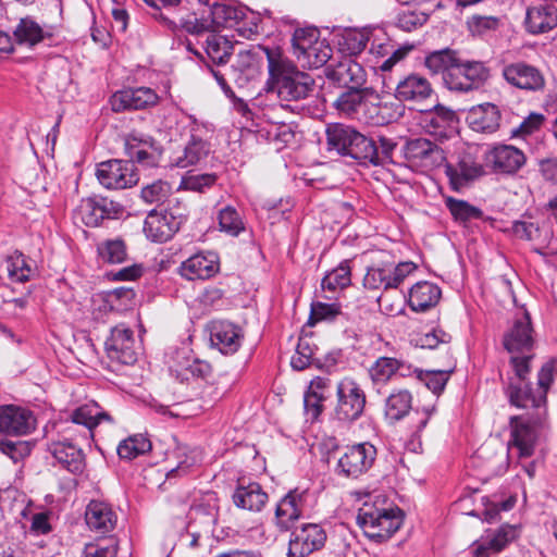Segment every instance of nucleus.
Here are the masks:
<instances>
[{
  "instance_id": "f257e3e1",
  "label": "nucleus",
  "mask_w": 557,
  "mask_h": 557,
  "mask_svg": "<svg viewBox=\"0 0 557 557\" xmlns=\"http://www.w3.org/2000/svg\"><path fill=\"white\" fill-rule=\"evenodd\" d=\"M258 49L265 54L268 61L269 77L263 91L275 96L282 108L295 112L299 109L298 102L313 94L314 78L300 71L278 47L259 46Z\"/></svg>"
},
{
  "instance_id": "f03ea898",
  "label": "nucleus",
  "mask_w": 557,
  "mask_h": 557,
  "mask_svg": "<svg viewBox=\"0 0 557 557\" xmlns=\"http://www.w3.org/2000/svg\"><path fill=\"white\" fill-rule=\"evenodd\" d=\"M424 65L431 73L442 74L445 87L458 92L479 89L491 76L484 62L465 59L459 51L449 48L429 53Z\"/></svg>"
},
{
  "instance_id": "7ed1b4c3",
  "label": "nucleus",
  "mask_w": 557,
  "mask_h": 557,
  "mask_svg": "<svg viewBox=\"0 0 557 557\" xmlns=\"http://www.w3.org/2000/svg\"><path fill=\"white\" fill-rule=\"evenodd\" d=\"M326 149L341 157L350 158L360 164L375 158V139L345 123H329L325 126Z\"/></svg>"
},
{
  "instance_id": "20e7f679",
  "label": "nucleus",
  "mask_w": 557,
  "mask_h": 557,
  "mask_svg": "<svg viewBox=\"0 0 557 557\" xmlns=\"http://www.w3.org/2000/svg\"><path fill=\"white\" fill-rule=\"evenodd\" d=\"M259 59L258 52L243 50L237 53L233 64L225 69L224 72L214 69L208 62H206L205 65L215 78L225 96L234 97V91L228 85V81H232L238 88L248 87L250 83L255 82L261 75Z\"/></svg>"
},
{
  "instance_id": "39448f33",
  "label": "nucleus",
  "mask_w": 557,
  "mask_h": 557,
  "mask_svg": "<svg viewBox=\"0 0 557 557\" xmlns=\"http://www.w3.org/2000/svg\"><path fill=\"white\" fill-rule=\"evenodd\" d=\"M357 524L364 535L375 543L387 541L403 524L399 508H375L364 505L358 510Z\"/></svg>"
},
{
  "instance_id": "423d86ee",
  "label": "nucleus",
  "mask_w": 557,
  "mask_h": 557,
  "mask_svg": "<svg viewBox=\"0 0 557 557\" xmlns=\"http://www.w3.org/2000/svg\"><path fill=\"white\" fill-rule=\"evenodd\" d=\"M413 109L421 113L419 117L421 128L436 140L443 141L455 135L458 116L454 110L440 103L431 108L413 107Z\"/></svg>"
},
{
  "instance_id": "0eeeda50",
  "label": "nucleus",
  "mask_w": 557,
  "mask_h": 557,
  "mask_svg": "<svg viewBox=\"0 0 557 557\" xmlns=\"http://www.w3.org/2000/svg\"><path fill=\"white\" fill-rule=\"evenodd\" d=\"M336 395L335 417L338 421L354 422L363 414L367 397L356 381L348 377L342 380L337 384Z\"/></svg>"
},
{
  "instance_id": "6e6552de",
  "label": "nucleus",
  "mask_w": 557,
  "mask_h": 557,
  "mask_svg": "<svg viewBox=\"0 0 557 557\" xmlns=\"http://www.w3.org/2000/svg\"><path fill=\"white\" fill-rule=\"evenodd\" d=\"M124 152L127 161L138 163L147 168L158 165L163 149L158 140L151 135L139 131H132L124 137Z\"/></svg>"
},
{
  "instance_id": "1a4fd4ad",
  "label": "nucleus",
  "mask_w": 557,
  "mask_h": 557,
  "mask_svg": "<svg viewBox=\"0 0 557 557\" xmlns=\"http://www.w3.org/2000/svg\"><path fill=\"white\" fill-rule=\"evenodd\" d=\"M99 183L108 189H125L135 186L139 174L133 161L111 159L100 162L96 171Z\"/></svg>"
},
{
  "instance_id": "9d476101",
  "label": "nucleus",
  "mask_w": 557,
  "mask_h": 557,
  "mask_svg": "<svg viewBox=\"0 0 557 557\" xmlns=\"http://www.w3.org/2000/svg\"><path fill=\"white\" fill-rule=\"evenodd\" d=\"M77 212L86 226L97 227L104 220L120 219L124 213V206L106 196L94 194L81 199Z\"/></svg>"
},
{
  "instance_id": "9b49d317",
  "label": "nucleus",
  "mask_w": 557,
  "mask_h": 557,
  "mask_svg": "<svg viewBox=\"0 0 557 557\" xmlns=\"http://www.w3.org/2000/svg\"><path fill=\"white\" fill-rule=\"evenodd\" d=\"M186 215L174 213L171 210L152 209L144 221V234L152 243H166L180 231L185 223Z\"/></svg>"
},
{
  "instance_id": "f8f14e48",
  "label": "nucleus",
  "mask_w": 557,
  "mask_h": 557,
  "mask_svg": "<svg viewBox=\"0 0 557 557\" xmlns=\"http://www.w3.org/2000/svg\"><path fill=\"white\" fill-rule=\"evenodd\" d=\"M327 534L319 523H302L289 535L287 557H308L321 550L326 543Z\"/></svg>"
},
{
  "instance_id": "ddd939ff",
  "label": "nucleus",
  "mask_w": 557,
  "mask_h": 557,
  "mask_svg": "<svg viewBox=\"0 0 557 557\" xmlns=\"http://www.w3.org/2000/svg\"><path fill=\"white\" fill-rule=\"evenodd\" d=\"M376 457V448L370 443H360L346 448L339 457L336 473L345 478H358L367 472Z\"/></svg>"
},
{
  "instance_id": "4468645a",
  "label": "nucleus",
  "mask_w": 557,
  "mask_h": 557,
  "mask_svg": "<svg viewBox=\"0 0 557 557\" xmlns=\"http://www.w3.org/2000/svg\"><path fill=\"white\" fill-rule=\"evenodd\" d=\"M401 152L409 163L425 170L437 168L445 161L444 150L424 137L407 139Z\"/></svg>"
},
{
  "instance_id": "2eb2a0df",
  "label": "nucleus",
  "mask_w": 557,
  "mask_h": 557,
  "mask_svg": "<svg viewBox=\"0 0 557 557\" xmlns=\"http://www.w3.org/2000/svg\"><path fill=\"white\" fill-rule=\"evenodd\" d=\"M160 101L159 95L150 87H126L110 97L113 112L147 110Z\"/></svg>"
},
{
  "instance_id": "dca6fc26",
  "label": "nucleus",
  "mask_w": 557,
  "mask_h": 557,
  "mask_svg": "<svg viewBox=\"0 0 557 557\" xmlns=\"http://www.w3.org/2000/svg\"><path fill=\"white\" fill-rule=\"evenodd\" d=\"M533 326L528 311L516 318L504 334L503 346L510 354L531 352L534 348Z\"/></svg>"
},
{
  "instance_id": "f3484780",
  "label": "nucleus",
  "mask_w": 557,
  "mask_h": 557,
  "mask_svg": "<svg viewBox=\"0 0 557 557\" xmlns=\"http://www.w3.org/2000/svg\"><path fill=\"white\" fill-rule=\"evenodd\" d=\"M104 346L107 355L112 361H117L126 366L134 364L137 361L134 333L128 327H113Z\"/></svg>"
},
{
  "instance_id": "a211bd4d",
  "label": "nucleus",
  "mask_w": 557,
  "mask_h": 557,
  "mask_svg": "<svg viewBox=\"0 0 557 557\" xmlns=\"http://www.w3.org/2000/svg\"><path fill=\"white\" fill-rule=\"evenodd\" d=\"M488 166L497 174H515L525 163L527 158L522 150L511 145H496L485 154Z\"/></svg>"
},
{
  "instance_id": "6ab92c4d",
  "label": "nucleus",
  "mask_w": 557,
  "mask_h": 557,
  "mask_svg": "<svg viewBox=\"0 0 557 557\" xmlns=\"http://www.w3.org/2000/svg\"><path fill=\"white\" fill-rule=\"evenodd\" d=\"M503 77L511 86L527 91H540L545 87L542 72L534 65L522 61L504 66Z\"/></svg>"
},
{
  "instance_id": "aec40b11",
  "label": "nucleus",
  "mask_w": 557,
  "mask_h": 557,
  "mask_svg": "<svg viewBox=\"0 0 557 557\" xmlns=\"http://www.w3.org/2000/svg\"><path fill=\"white\" fill-rule=\"evenodd\" d=\"M211 346L223 355H233L242 346L244 330L230 321H213L209 327Z\"/></svg>"
},
{
  "instance_id": "412c9836",
  "label": "nucleus",
  "mask_w": 557,
  "mask_h": 557,
  "mask_svg": "<svg viewBox=\"0 0 557 557\" xmlns=\"http://www.w3.org/2000/svg\"><path fill=\"white\" fill-rule=\"evenodd\" d=\"M444 172L454 191H460L484 174L483 166L470 154L459 157L457 163L446 162Z\"/></svg>"
},
{
  "instance_id": "4be33fe9",
  "label": "nucleus",
  "mask_w": 557,
  "mask_h": 557,
  "mask_svg": "<svg viewBox=\"0 0 557 557\" xmlns=\"http://www.w3.org/2000/svg\"><path fill=\"white\" fill-rule=\"evenodd\" d=\"M36 428V418L29 409L5 405L0 406V430L11 435H26Z\"/></svg>"
},
{
  "instance_id": "5701e85b",
  "label": "nucleus",
  "mask_w": 557,
  "mask_h": 557,
  "mask_svg": "<svg viewBox=\"0 0 557 557\" xmlns=\"http://www.w3.org/2000/svg\"><path fill=\"white\" fill-rule=\"evenodd\" d=\"M325 76L342 88L364 87L367 82L364 69L350 58H344L335 66H327Z\"/></svg>"
},
{
  "instance_id": "b1692460",
  "label": "nucleus",
  "mask_w": 557,
  "mask_h": 557,
  "mask_svg": "<svg viewBox=\"0 0 557 557\" xmlns=\"http://www.w3.org/2000/svg\"><path fill=\"white\" fill-rule=\"evenodd\" d=\"M219 270V256L213 251L195 253L180 267L181 275L189 281L208 280L214 276Z\"/></svg>"
},
{
  "instance_id": "393cba45",
  "label": "nucleus",
  "mask_w": 557,
  "mask_h": 557,
  "mask_svg": "<svg viewBox=\"0 0 557 557\" xmlns=\"http://www.w3.org/2000/svg\"><path fill=\"white\" fill-rule=\"evenodd\" d=\"M433 89L430 82L419 75L410 74L396 83L394 96L401 102H413L414 107H422V102L431 98Z\"/></svg>"
},
{
  "instance_id": "a878e982",
  "label": "nucleus",
  "mask_w": 557,
  "mask_h": 557,
  "mask_svg": "<svg viewBox=\"0 0 557 557\" xmlns=\"http://www.w3.org/2000/svg\"><path fill=\"white\" fill-rule=\"evenodd\" d=\"M525 29L532 35L544 34L557 26V7L550 2H540L527 9Z\"/></svg>"
},
{
  "instance_id": "bb28decb",
  "label": "nucleus",
  "mask_w": 557,
  "mask_h": 557,
  "mask_svg": "<svg viewBox=\"0 0 557 557\" xmlns=\"http://www.w3.org/2000/svg\"><path fill=\"white\" fill-rule=\"evenodd\" d=\"M85 521L91 531L106 535L114 530L117 516L110 504L91 500L86 507Z\"/></svg>"
},
{
  "instance_id": "cd10ccee",
  "label": "nucleus",
  "mask_w": 557,
  "mask_h": 557,
  "mask_svg": "<svg viewBox=\"0 0 557 557\" xmlns=\"http://www.w3.org/2000/svg\"><path fill=\"white\" fill-rule=\"evenodd\" d=\"M503 392L510 406L518 409L540 408L542 401L537 399V395L533 389L530 381H515L508 377L504 383Z\"/></svg>"
},
{
  "instance_id": "c85d7f7f",
  "label": "nucleus",
  "mask_w": 557,
  "mask_h": 557,
  "mask_svg": "<svg viewBox=\"0 0 557 557\" xmlns=\"http://www.w3.org/2000/svg\"><path fill=\"white\" fill-rule=\"evenodd\" d=\"M502 113L494 103H483L471 108L467 122L469 126L479 133L492 134L500 126Z\"/></svg>"
},
{
  "instance_id": "c756f323",
  "label": "nucleus",
  "mask_w": 557,
  "mask_h": 557,
  "mask_svg": "<svg viewBox=\"0 0 557 557\" xmlns=\"http://www.w3.org/2000/svg\"><path fill=\"white\" fill-rule=\"evenodd\" d=\"M442 297V289L429 281L417 282L408 292V305L414 312L435 307Z\"/></svg>"
},
{
  "instance_id": "7c9ffc66",
  "label": "nucleus",
  "mask_w": 557,
  "mask_h": 557,
  "mask_svg": "<svg viewBox=\"0 0 557 557\" xmlns=\"http://www.w3.org/2000/svg\"><path fill=\"white\" fill-rule=\"evenodd\" d=\"M201 4L210 8L209 16L211 27H232L246 17V8L225 2H213L210 0H198Z\"/></svg>"
},
{
  "instance_id": "2f4dec72",
  "label": "nucleus",
  "mask_w": 557,
  "mask_h": 557,
  "mask_svg": "<svg viewBox=\"0 0 557 557\" xmlns=\"http://www.w3.org/2000/svg\"><path fill=\"white\" fill-rule=\"evenodd\" d=\"M510 441L509 445L517 448L519 457L528 458L534 453L535 431L529 424L522 421L519 416H513L509 420Z\"/></svg>"
},
{
  "instance_id": "473e14b6",
  "label": "nucleus",
  "mask_w": 557,
  "mask_h": 557,
  "mask_svg": "<svg viewBox=\"0 0 557 557\" xmlns=\"http://www.w3.org/2000/svg\"><path fill=\"white\" fill-rule=\"evenodd\" d=\"M50 453L58 462L69 472L79 475L84 472L86 462L85 455L70 442H57L50 446Z\"/></svg>"
},
{
  "instance_id": "72a5a7b5",
  "label": "nucleus",
  "mask_w": 557,
  "mask_h": 557,
  "mask_svg": "<svg viewBox=\"0 0 557 557\" xmlns=\"http://www.w3.org/2000/svg\"><path fill=\"white\" fill-rule=\"evenodd\" d=\"M379 100V94L372 87L346 88L334 102V107L347 116L357 117L367 97Z\"/></svg>"
},
{
  "instance_id": "f704fd0d",
  "label": "nucleus",
  "mask_w": 557,
  "mask_h": 557,
  "mask_svg": "<svg viewBox=\"0 0 557 557\" xmlns=\"http://www.w3.org/2000/svg\"><path fill=\"white\" fill-rule=\"evenodd\" d=\"M232 498L238 508L260 511L268 500V494L262 490L259 483L250 482L247 485L238 484Z\"/></svg>"
},
{
  "instance_id": "c9c22d12",
  "label": "nucleus",
  "mask_w": 557,
  "mask_h": 557,
  "mask_svg": "<svg viewBox=\"0 0 557 557\" xmlns=\"http://www.w3.org/2000/svg\"><path fill=\"white\" fill-rule=\"evenodd\" d=\"M71 421L85 426L88 434L92 436V430L98 424L103 421L112 423L113 418L108 412L101 410L97 403L90 401L76 408L71 413Z\"/></svg>"
},
{
  "instance_id": "e433bc0d",
  "label": "nucleus",
  "mask_w": 557,
  "mask_h": 557,
  "mask_svg": "<svg viewBox=\"0 0 557 557\" xmlns=\"http://www.w3.org/2000/svg\"><path fill=\"white\" fill-rule=\"evenodd\" d=\"M13 36L18 45L34 47L47 38H51L52 34L44 29L34 17L26 16L17 23Z\"/></svg>"
},
{
  "instance_id": "4c0bfd02",
  "label": "nucleus",
  "mask_w": 557,
  "mask_h": 557,
  "mask_svg": "<svg viewBox=\"0 0 557 557\" xmlns=\"http://www.w3.org/2000/svg\"><path fill=\"white\" fill-rule=\"evenodd\" d=\"M456 370V360L450 356L444 369L422 370L418 372V380L423 383L434 395L440 396L451 374Z\"/></svg>"
},
{
  "instance_id": "58836bf2",
  "label": "nucleus",
  "mask_w": 557,
  "mask_h": 557,
  "mask_svg": "<svg viewBox=\"0 0 557 557\" xmlns=\"http://www.w3.org/2000/svg\"><path fill=\"white\" fill-rule=\"evenodd\" d=\"M399 114L389 112L386 103L382 104L380 99L375 100L372 96L367 97L366 103L362 104L360 114L357 119L363 120L371 125H385L397 119Z\"/></svg>"
},
{
  "instance_id": "ea45409f",
  "label": "nucleus",
  "mask_w": 557,
  "mask_h": 557,
  "mask_svg": "<svg viewBox=\"0 0 557 557\" xmlns=\"http://www.w3.org/2000/svg\"><path fill=\"white\" fill-rule=\"evenodd\" d=\"M518 537V530L513 525L505 524L495 531H487L481 536L482 543L487 552L494 556L504 550Z\"/></svg>"
},
{
  "instance_id": "a19ab883",
  "label": "nucleus",
  "mask_w": 557,
  "mask_h": 557,
  "mask_svg": "<svg viewBox=\"0 0 557 557\" xmlns=\"http://www.w3.org/2000/svg\"><path fill=\"white\" fill-rule=\"evenodd\" d=\"M206 54L213 65L225 64L233 54L234 46L225 36L210 34L206 39Z\"/></svg>"
},
{
  "instance_id": "79ce46f5",
  "label": "nucleus",
  "mask_w": 557,
  "mask_h": 557,
  "mask_svg": "<svg viewBox=\"0 0 557 557\" xmlns=\"http://www.w3.org/2000/svg\"><path fill=\"white\" fill-rule=\"evenodd\" d=\"M98 258L102 263L120 264L128 259L127 246L124 239L109 238L97 245Z\"/></svg>"
},
{
  "instance_id": "37998d69",
  "label": "nucleus",
  "mask_w": 557,
  "mask_h": 557,
  "mask_svg": "<svg viewBox=\"0 0 557 557\" xmlns=\"http://www.w3.org/2000/svg\"><path fill=\"white\" fill-rule=\"evenodd\" d=\"M319 348L311 336H300L297 343L296 352L292 357L290 366L297 371H302L311 366L315 367Z\"/></svg>"
},
{
  "instance_id": "c03bdc74",
  "label": "nucleus",
  "mask_w": 557,
  "mask_h": 557,
  "mask_svg": "<svg viewBox=\"0 0 557 557\" xmlns=\"http://www.w3.org/2000/svg\"><path fill=\"white\" fill-rule=\"evenodd\" d=\"M412 405V395L407 389L393 392L385 400V417L391 421L405 418Z\"/></svg>"
},
{
  "instance_id": "a18cd8bd",
  "label": "nucleus",
  "mask_w": 557,
  "mask_h": 557,
  "mask_svg": "<svg viewBox=\"0 0 557 557\" xmlns=\"http://www.w3.org/2000/svg\"><path fill=\"white\" fill-rule=\"evenodd\" d=\"M445 206L451 214L455 222L466 224L472 220H483L484 213L482 209L468 202L467 200L454 197L445 198Z\"/></svg>"
},
{
  "instance_id": "49530a36",
  "label": "nucleus",
  "mask_w": 557,
  "mask_h": 557,
  "mask_svg": "<svg viewBox=\"0 0 557 557\" xmlns=\"http://www.w3.org/2000/svg\"><path fill=\"white\" fill-rule=\"evenodd\" d=\"M351 284L350 260H343L335 269L327 272L322 281L321 288L323 292L335 293L337 289H344Z\"/></svg>"
},
{
  "instance_id": "de8ad7c7",
  "label": "nucleus",
  "mask_w": 557,
  "mask_h": 557,
  "mask_svg": "<svg viewBox=\"0 0 557 557\" xmlns=\"http://www.w3.org/2000/svg\"><path fill=\"white\" fill-rule=\"evenodd\" d=\"M339 319L347 320V314L342 311V305L335 302L313 301L310 308L308 325L313 326L318 322H335Z\"/></svg>"
},
{
  "instance_id": "09e8293b",
  "label": "nucleus",
  "mask_w": 557,
  "mask_h": 557,
  "mask_svg": "<svg viewBox=\"0 0 557 557\" xmlns=\"http://www.w3.org/2000/svg\"><path fill=\"white\" fill-rule=\"evenodd\" d=\"M151 448V441L146 435L134 434L123 440L117 445L116 451L121 459L133 460L149 453Z\"/></svg>"
},
{
  "instance_id": "8fccbe9b",
  "label": "nucleus",
  "mask_w": 557,
  "mask_h": 557,
  "mask_svg": "<svg viewBox=\"0 0 557 557\" xmlns=\"http://www.w3.org/2000/svg\"><path fill=\"white\" fill-rule=\"evenodd\" d=\"M209 152L210 144L193 135L184 149L183 157L178 158L177 165L180 168H187L197 164L200 160L206 158Z\"/></svg>"
},
{
  "instance_id": "3c124183",
  "label": "nucleus",
  "mask_w": 557,
  "mask_h": 557,
  "mask_svg": "<svg viewBox=\"0 0 557 557\" xmlns=\"http://www.w3.org/2000/svg\"><path fill=\"white\" fill-rule=\"evenodd\" d=\"M320 32L317 27H297L292 36L293 53L300 61L305 52L319 39Z\"/></svg>"
},
{
  "instance_id": "603ef678",
  "label": "nucleus",
  "mask_w": 557,
  "mask_h": 557,
  "mask_svg": "<svg viewBox=\"0 0 557 557\" xmlns=\"http://www.w3.org/2000/svg\"><path fill=\"white\" fill-rule=\"evenodd\" d=\"M391 278V271L387 264L369 267L363 277V286L371 290H377L380 288L384 290L392 289L394 288V284Z\"/></svg>"
},
{
  "instance_id": "864d4df0",
  "label": "nucleus",
  "mask_w": 557,
  "mask_h": 557,
  "mask_svg": "<svg viewBox=\"0 0 557 557\" xmlns=\"http://www.w3.org/2000/svg\"><path fill=\"white\" fill-rule=\"evenodd\" d=\"M398 359L380 357L369 368V375L374 384H385L397 373Z\"/></svg>"
},
{
  "instance_id": "5fc2aeb1",
  "label": "nucleus",
  "mask_w": 557,
  "mask_h": 557,
  "mask_svg": "<svg viewBox=\"0 0 557 557\" xmlns=\"http://www.w3.org/2000/svg\"><path fill=\"white\" fill-rule=\"evenodd\" d=\"M5 261L11 281L25 283L30 280L32 268L27 263L26 257L21 251L15 250Z\"/></svg>"
},
{
  "instance_id": "6e6d98bb",
  "label": "nucleus",
  "mask_w": 557,
  "mask_h": 557,
  "mask_svg": "<svg viewBox=\"0 0 557 557\" xmlns=\"http://www.w3.org/2000/svg\"><path fill=\"white\" fill-rule=\"evenodd\" d=\"M333 49L325 40H317L301 57L309 67L319 69L331 60Z\"/></svg>"
},
{
  "instance_id": "4d7b16f0",
  "label": "nucleus",
  "mask_w": 557,
  "mask_h": 557,
  "mask_svg": "<svg viewBox=\"0 0 557 557\" xmlns=\"http://www.w3.org/2000/svg\"><path fill=\"white\" fill-rule=\"evenodd\" d=\"M369 41V36L366 33L349 29L346 30L342 38L338 40L341 50L348 55H357L361 53Z\"/></svg>"
},
{
  "instance_id": "13d9d810",
  "label": "nucleus",
  "mask_w": 557,
  "mask_h": 557,
  "mask_svg": "<svg viewBox=\"0 0 557 557\" xmlns=\"http://www.w3.org/2000/svg\"><path fill=\"white\" fill-rule=\"evenodd\" d=\"M218 220L221 231L232 236H238L239 233L245 230V225L239 213L232 206H226L221 209L219 211Z\"/></svg>"
},
{
  "instance_id": "bf43d9fd",
  "label": "nucleus",
  "mask_w": 557,
  "mask_h": 557,
  "mask_svg": "<svg viewBox=\"0 0 557 557\" xmlns=\"http://www.w3.org/2000/svg\"><path fill=\"white\" fill-rule=\"evenodd\" d=\"M34 445L28 441H8L0 443V453L8 456L14 463L28 457Z\"/></svg>"
},
{
  "instance_id": "052dcab7",
  "label": "nucleus",
  "mask_w": 557,
  "mask_h": 557,
  "mask_svg": "<svg viewBox=\"0 0 557 557\" xmlns=\"http://www.w3.org/2000/svg\"><path fill=\"white\" fill-rule=\"evenodd\" d=\"M297 520L298 518L295 508H292V505L288 503L286 496L284 495L275 508L276 527L280 531L286 532L292 529L294 522Z\"/></svg>"
},
{
  "instance_id": "680f3d73",
  "label": "nucleus",
  "mask_w": 557,
  "mask_h": 557,
  "mask_svg": "<svg viewBox=\"0 0 557 557\" xmlns=\"http://www.w3.org/2000/svg\"><path fill=\"white\" fill-rule=\"evenodd\" d=\"M170 185L163 181H156L141 188L140 197L149 205H159L165 201L170 194Z\"/></svg>"
},
{
  "instance_id": "e2e57ef3",
  "label": "nucleus",
  "mask_w": 557,
  "mask_h": 557,
  "mask_svg": "<svg viewBox=\"0 0 557 557\" xmlns=\"http://www.w3.org/2000/svg\"><path fill=\"white\" fill-rule=\"evenodd\" d=\"M534 358V354L520 352L511 355L509 364L511 366L515 376V381H530L529 374L531 373V362Z\"/></svg>"
},
{
  "instance_id": "0e129e2a",
  "label": "nucleus",
  "mask_w": 557,
  "mask_h": 557,
  "mask_svg": "<svg viewBox=\"0 0 557 557\" xmlns=\"http://www.w3.org/2000/svg\"><path fill=\"white\" fill-rule=\"evenodd\" d=\"M555 374V360L550 359L545 362L537 373V386L536 392L537 399L542 401L543 406L546 404L547 392L554 382Z\"/></svg>"
},
{
  "instance_id": "69168bd1",
  "label": "nucleus",
  "mask_w": 557,
  "mask_h": 557,
  "mask_svg": "<svg viewBox=\"0 0 557 557\" xmlns=\"http://www.w3.org/2000/svg\"><path fill=\"white\" fill-rule=\"evenodd\" d=\"M325 395L318 391H307L305 393L304 409L307 416V420H310L311 422L318 420V418L323 411V401L325 400Z\"/></svg>"
},
{
  "instance_id": "338daca9",
  "label": "nucleus",
  "mask_w": 557,
  "mask_h": 557,
  "mask_svg": "<svg viewBox=\"0 0 557 557\" xmlns=\"http://www.w3.org/2000/svg\"><path fill=\"white\" fill-rule=\"evenodd\" d=\"M429 17L430 15L428 13L421 11H403L397 14L396 25L405 32H412L423 26Z\"/></svg>"
},
{
  "instance_id": "774afa93",
  "label": "nucleus",
  "mask_w": 557,
  "mask_h": 557,
  "mask_svg": "<svg viewBox=\"0 0 557 557\" xmlns=\"http://www.w3.org/2000/svg\"><path fill=\"white\" fill-rule=\"evenodd\" d=\"M499 26V18L496 16L472 15L467 20V28L472 35L481 36L488 30H495Z\"/></svg>"
}]
</instances>
